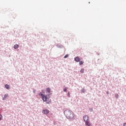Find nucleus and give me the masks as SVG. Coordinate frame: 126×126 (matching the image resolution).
<instances>
[{"mask_svg": "<svg viewBox=\"0 0 126 126\" xmlns=\"http://www.w3.org/2000/svg\"><path fill=\"white\" fill-rule=\"evenodd\" d=\"M64 115L65 117L69 121L71 120H74V113L72 111L67 109L64 111Z\"/></svg>", "mask_w": 126, "mask_h": 126, "instance_id": "nucleus-1", "label": "nucleus"}, {"mask_svg": "<svg viewBox=\"0 0 126 126\" xmlns=\"http://www.w3.org/2000/svg\"><path fill=\"white\" fill-rule=\"evenodd\" d=\"M38 95L39 96H41L42 100L44 102H46V104H50V103H51V99H49L48 98V97L50 96L49 94H46V95L44 94H42L41 92H40L38 94Z\"/></svg>", "mask_w": 126, "mask_h": 126, "instance_id": "nucleus-2", "label": "nucleus"}, {"mask_svg": "<svg viewBox=\"0 0 126 126\" xmlns=\"http://www.w3.org/2000/svg\"><path fill=\"white\" fill-rule=\"evenodd\" d=\"M83 119L84 122H85V125L86 126H91V124H90V123L88 122V120H89V117L88 116H84Z\"/></svg>", "mask_w": 126, "mask_h": 126, "instance_id": "nucleus-3", "label": "nucleus"}, {"mask_svg": "<svg viewBox=\"0 0 126 126\" xmlns=\"http://www.w3.org/2000/svg\"><path fill=\"white\" fill-rule=\"evenodd\" d=\"M42 114H44V115H48V114H49L50 113V110H49L48 109H43L42 110Z\"/></svg>", "mask_w": 126, "mask_h": 126, "instance_id": "nucleus-4", "label": "nucleus"}, {"mask_svg": "<svg viewBox=\"0 0 126 126\" xmlns=\"http://www.w3.org/2000/svg\"><path fill=\"white\" fill-rule=\"evenodd\" d=\"M80 58L78 57H76L74 58L75 62H76V63H79L80 62Z\"/></svg>", "mask_w": 126, "mask_h": 126, "instance_id": "nucleus-5", "label": "nucleus"}, {"mask_svg": "<svg viewBox=\"0 0 126 126\" xmlns=\"http://www.w3.org/2000/svg\"><path fill=\"white\" fill-rule=\"evenodd\" d=\"M57 48H59V49H63V45L59 44H57L56 45Z\"/></svg>", "mask_w": 126, "mask_h": 126, "instance_id": "nucleus-6", "label": "nucleus"}, {"mask_svg": "<svg viewBox=\"0 0 126 126\" xmlns=\"http://www.w3.org/2000/svg\"><path fill=\"white\" fill-rule=\"evenodd\" d=\"M6 97H8V94H5L4 95V97H3V98H2V100H3V101H5V100L6 99Z\"/></svg>", "mask_w": 126, "mask_h": 126, "instance_id": "nucleus-7", "label": "nucleus"}, {"mask_svg": "<svg viewBox=\"0 0 126 126\" xmlns=\"http://www.w3.org/2000/svg\"><path fill=\"white\" fill-rule=\"evenodd\" d=\"M5 88L7 90H9L10 87L9 86V85L6 84L5 85Z\"/></svg>", "mask_w": 126, "mask_h": 126, "instance_id": "nucleus-8", "label": "nucleus"}, {"mask_svg": "<svg viewBox=\"0 0 126 126\" xmlns=\"http://www.w3.org/2000/svg\"><path fill=\"white\" fill-rule=\"evenodd\" d=\"M19 47V45L18 44H15L14 45V49H15V50H16V49H18Z\"/></svg>", "mask_w": 126, "mask_h": 126, "instance_id": "nucleus-9", "label": "nucleus"}, {"mask_svg": "<svg viewBox=\"0 0 126 126\" xmlns=\"http://www.w3.org/2000/svg\"><path fill=\"white\" fill-rule=\"evenodd\" d=\"M46 92H47V93H51V89L50 88H47Z\"/></svg>", "mask_w": 126, "mask_h": 126, "instance_id": "nucleus-10", "label": "nucleus"}, {"mask_svg": "<svg viewBox=\"0 0 126 126\" xmlns=\"http://www.w3.org/2000/svg\"><path fill=\"white\" fill-rule=\"evenodd\" d=\"M79 65H82V64H83V63H84V62L82 61H79Z\"/></svg>", "mask_w": 126, "mask_h": 126, "instance_id": "nucleus-11", "label": "nucleus"}, {"mask_svg": "<svg viewBox=\"0 0 126 126\" xmlns=\"http://www.w3.org/2000/svg\"><path fill=\"white\" fill-rule=\"evenodd\" d=\"M84 71H85L84 68H82L80 71V72H81V73H84Z\"/></svg>", "mask_w": 126, "mask_h": 126, "instance_id": "nucleus-12", "label": "nucleus"}, {"mask_svg": "<svg viewBox=\"0 0 126 126\" xmlns=\"http://www.w3.org/2000/svg\"><path fill=\"white\" fill-rule=\"evenodd\" d=\"M85 91H86V90H85V89H82L81 90V92H82V93H85Z\"/></svg>", "mask_w": 126, "mask_h": 126, "instance_id": "nucleus-13", "label": "nucleus"}, {"mask_svg": "<svg viewBox=\"0 0 126 126\" xmlns=\"http://www.w3.org/2000/svg\"><path fill=\"white\" fill-rule=\"evenodd\" d=\"M67 90V87H65V88L63 89L64 92H66Z\"/></svg>", "mask_w": 126, "mask_h": 126, "instance_id": "nucleus-14", "label": "nucleus"}, {"mask_svg": "<svg viewBox=\"0 0 126 126\" xmlns=\"http://www.w3.org/2000/svg\"><path fill=\"white\" fill-rule=\"evenodd\" d=\"M67 96L68 98H70V94H69V92L67 93Z\"/></svg>", "mask_w": 126, "mask_h": 126, "instance_id": "nucleus-15", "label": "nucleus"}, {"mask_svg": "<svg viewBox=\"0 0 126 126\" xmlns=\"http://www.w3.org/2000/svg\"><path fill=\"white\" fill-rule=\"evenodd\" d=\"M68 58V54H66L65 56H64V59H66Z\"/></svg>", "mask_w": 126, "mask_h": 126, "instance_id": "nucleus-16", "label": "nucleus"}, {"mask_svg": "<svg viewBox=\"0 0 126 126\" xmlns=\"http://www.w3.org/2000/svg\"><path fill=\"white\" fill-rule=\"evenodd\" d=\"M115 97L116 99H119V94H116L115 95Z\"/></svg>", "mask_w": 126, "mask_h": 126, "instance_id": "nucleus-17", "label": "nucleus"}, {"mask_svg": "<svg viewBox=\"0 0 126 126\" xmlns=\"http://www.w3.org/2000/svg\"><path fill=\"white\" fill-rule=\"evenodd\" d=\"M89 111H90V112H93V108H90Z\"/></svg>", "mask_w": 126, "mask_h": 126, "instance_id": "nucleus-18", "label": "nucleus"}, {"mask_svg": "<svg viewBox=\"0 0 126 126\" xmlns=\"http://www.w3.org/2000/svg\"><path fill=\"white\" fill-rule=\"evenodd\" d=\"M2 119V115H1V114H0V121H1Z\"/></svg>", "mask_w": 126, "mask_h": 126, "instance_id": "nucleus-19", "label": "nucleus"}, {"mask_svg": "<svg viewBox=\"0 0 126 126\" xmlns=\"http://www.w3.org/2000/svg\"><path fill=\"white\" fill-rule=\"evenodd\" d=\"M33 93H34V94H35V93H36V90L35 89H34L33 90Z\"/></svg>", "mask_w": 126, "mask_h": 126, "instance_id": "nucleus-20", "label": "nucleus"}, {"mask_svg": "<svg viewBox=\"0 0 126 126\" xmlns=\"http://www.w3.org/2000/svg\"><path fill=\"white\" fill-rule=\"evenodd\" d=\"M96 55H97V56H99L100 55V53H96Z\"/></svg>", "mask_w": 126, "mask_h": 126, "instance_id": "nucleus-21", "label": "nucleus"}, {"mask_svg": "<svg viewBox=\"0 0 126 126\" xmlns=\"http://www.w3.org/2000/svg\"><path fill=\"white\" fill-rule=\"evenodd\" d=\"M123 126H126V123H124Z\"/></svg>", "mask_w": 126, "mask_h": 126, "instance_id": "nucleus-22", "label": "nucleus"}, {"mask_svg": "<svg viewBox=\"0 0 126 126\" xmlns=\"http://www.w3.org/2000/svg\"><path fill=\"white\" fill-rule=\"evenodd\" d=\"M48 95H52V93H50V94H48Z\"/></svg>", "mask_w": 126, "mask_h": 126, "instance_id": "nucleus-23", "label": "nucleus"}, {"mask_svg": "<svg viewBox=\"0 0 126 126\" xmlns=\"http://www.w3.org/2000/svg\"><path fill=\"white\" fill-rule=\"evenodd\" d=\"M85 120H87V117H86V118H85Z\"/></svg>", "mask_w": 126, "mask_h": 126, "instance_id": "nucleus-24", "label": "nucleus"}, {"mask_svg": "<svg viewBox=\"0 0 126 126\" xmlns=\"http://www.w3.org/2000/svg\"><path fill=\"white\" fill-rule=\"evenodd\" d=\"M107 94H108V92H106Z\"/></svg>", "mask_w": 126, "mask_h": 126, "instance_id": "nucleus-25", "label": "nucleus"}]
</instances>
